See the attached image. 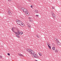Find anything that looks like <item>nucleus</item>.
<instances>
[{
  "label": "nucleus",
  "instance_id": "obj_12",
  "mask_svg": "<svg viewBox=\"0 0 61 61\" xmlns=\"http://www.w3.org/2000/svg\"><path fill=\"white\" fill-rule=\"evenodd\" d=\"M18 55L20 56H23V55L20 54H18Z\"/></svg>",
  "mask_w": 61,
  "mask_h": 61
},
{
  "label": "nucleus",
  "instance_id": "obj_11",
  "mask_svg": "<svg viewBox=\"0 0 61 61\" xmlns=\"http://www.w3.org/2000/svg\"><path fill=\"white\" fill-rule=\"evenodd\" d=\"M21 26H24L25 25H24V24L21 23V25H20Z\"/></svg>",
  "mask_w": 61,
  "mask_h": 61
},
{
  "label": "nucleus",
  "instance_id": "obj_6",
  "mask_svg": "<svg viewBox=\"0 0 61 61\" xmlns=\"http://www.w3.org/2000/svg\"><path fill=\"white\" fill-rule=\"evenodd\" d=\"M17 32H15V33L16 34H19V33L20 32V30H19V29H17Z\"/></svg>",
  "mask_w": 61,
  "mask_h": 61
},
{
  "label": "nucleus",
  "instance_id": "obj_23",
  "mask_svg": "<svg viewBox=\"0 0 61 61\" xmlns=\"http://www.w3.org/2000/svg\"><path fill=\"white\" fill-rule=\"evenodd\" d=\"M36 36L38 38H39V36H38V35H37Z\"/></svg>",
  "mask_w": 61,
  "mask_h": 61
},
{
  "label": "nucleus",
  "instance_id": "obj_25",
  "mask_svg": "<svg viewBox=\"0 0 61 61\" xmlns=\"http://www.w3.org/2000/svg\"><path fill=\"white\" fill-rule=\"evenodd\" d=\"M9 15H10L12 14V13L11 12H10V13H9Z\"/></svg>",
  "mask_w": 61,
  "mask_h": 61
},
{
  "label": "nucleus",
  "instance_id": "obj_34",
  "mask_svg": "<svg viewBox=\"0 0 61 61\" xmlns=\"http://www.w3.org/2000/svg\"><path fill=\"white\" fill-rule=\"evenodd\" d=\"M8 1H11V0H8Z\"/></svg>",
  "mask_w": 61,
  "mask_h": 61
},
{
  "label": "nucleus",
  "instance_id": "obj_7",
  "mask_svg": "<svg viewBox=\"0 0 61 61\" xmlns=\"http://www.w3.org/2000/svg\"><path fill=\"white\" fill-rule=\"evenodd\" d=\"M16 36L17 37H18V38H20V36H19V35L18 34H16Z\"/></svg>",
  "mask_w": 61,
  "mask_h": 61
},
{
  "label": "nucleus",
  "instance_id": "obj_32",
  "mask_svg": "<svg viewBox=\"0 0 61 61\" xmlns=\"http://www.w3.org/2000/svg\"><path fill=\"white\" fill-rule=\"evenodd\" d=\"M28 1H29V2H30V1H31L30 0H28Z\"/></svg>",
  "mask_w": 61,
  "mask_h": 61
},
{
  "label": "nucleus",
  "instance_id": "obj_4",
  "mask_svg": "<svg viewBox=\"0 0 61 61\" xmlns=\"http://www.w3.org/2000/svg\"><path fill=\"white\" fill-rule=\"evenodd\" d=\"M30 54L31 55H33V56H34L35 54V52L31 50V51H30Z\"/></svg>",
  "mask_w": 61,
  "mask_h": 61
},
{
  "label": "nucleus",
  "instance_id": "obj_21",
  "mask_svg": "<svg viewBox=\"0 0 61 61\" xmlns=\"http://www.w3.org/2000/svg\"><path fill=\"white\" fill-rule=\"evenodd\" d=\"M20 20H18V22H17V23H19L20 22Z\"/></svg>",
  "mask_w": 61,
  "mask_h": 61
},
{
  "label": "nucleus",
  "instance_id": "obj_17",
  "mask_svg": "<svg viewBox=\"0 0 61 61\" xmlns=\"http://www.w3.org/2000/svg\"><path fill=\"white\" fill-rule=\"evenodd\" d=\"M58 50H56L55 51V52H56V53L58 52Z\"/></svg>",
  "mask_w": 61,
  "mask_h": 61
},
{
  "label": "nucleus",
  "instance_id": "obj_18",
  "mask_svg": "<svg viewBox=\"0 0 61 61\" xmlns=\"http://www.w3.org/2000/svg\"><path fill=\"white\" fill-rule=\"evenodd\" d=\"M29 21H30V22H32L33 21L32 20H29Z\"/></svg>",
  "mask_w": 61,
  "mask_h": 61
},
{
  "label": "nucleus",
  "instance_id": "obj_24",
  "mask_svg": "<svg viewBox=\"0 0 61 61\" xmlns=\"http://www.w3.org/2000/svg\"><path fill=\"white\" fill-rule=\"evenodd\" d=\"M25 9V8H22V10H24V9Z\"/></svg>",
  "mask_w": 61,
  "mask_h": 61
},
{
  "label": "nucleus",
  "instance_id": "obj_37",
  "mask_svg": "<svg viewBox=\"0 0 61 61\" xmlns=\"http://www.w3.org/2000/svg\"><path fill=\"white\" fill-rule=\"evenodd\" d=\"M53 45H54V44H53Z\"/></svg>",
  "mask_w": 61,
  "mask_h": 61
},
{
  "label": "nucleus",
  "instance_id": "obj_26",
  "mask_svg": "<svg viewBox=\"0 0 61 61\" xmlns=\"http://www.w3.org/2000/svg\"><path fill=\"white\" fill-rule=\"evenodd\" d=\"M7 55H8V56H10V54H9V53H8L7 54Z\"/></svg>",
  "mask_w": 61,
  "mask_h": 61
},
{
  "label": "nucleus",
  "instance_id": "obj_36",
  "mask_svg": "<svg viewBox=\"0 0 61 61\" xmlns=\"http://www.w3.org/2000/svg\"><path fill=\"white\" fill-rule=\"evenodd\" d=\"M31 19V18H30V19Z\"/></svg>",
  "mask_w": 61,
  "mask_h": 61
},
{
  "label": "nucleus",
  "instance_id": "obj_16",
  "mask_svg": "<svg viewBox=\"0 0 61 61\" xmlns=\"http://www.w3.org/2000/svg\"><path fill=\"white\" fill-rule=\"evenodd\" d=\"M48 47H49V48L50 49H51V47H50V46L48 45Z\"/></svg>",
  "mask_w": 61,
  "mask_h": 61
},
{
  "label": "nucleus",
  "instance_id": "obj_22",
  "mask_svg": "<svg viewBox=\"0 0 61 61\" xmlns=\"http://www.w3.org/2000/svg\"><path fill=\"white\" fill-rule=\"evenodd\" d=\"M11 12L10 11H8V14H9V13H10Z\"/></svg>",
  "mask_w": 61,
  "mask_h": 61
},
{
  "label": "nucleus",
  "instance_id": "obj_13",
  "mask_svg": "<svg viewBox=\"0 0 61 61\" xmlns=\"http://www.w3.org/2000/svg\"><path fill=\"white\" fill-rule=\"evenodd\" d=\"M52 49L53 50H55V47H53L52 48Z\"/></svg>",
  "mask_w": 61,
  "mask_h": 61
},
{
  "label": "nucleus",
  "instance_id": "obj_38",
  "mask_svg": "<svg viewBox=\"0 0 61 61\" xmlns=\"http://www.w3.org/2000/svg\"><path fill=\"white\" fill-rule=\"evenodd\" d=\"M49 45H50V44H49Z\"/></svg>",
  "mask_w": 61,
  "mask_h": 61
},
{
  "label": "nucleus",
  "instance_id": "obj_9",
  "mask_svg": "<svg viewBox=\"0 0 61 61\" xmlns=\"http://www.w3.org/2000/svg\"><path fill=\"white\" fill-rule=\"evenodd\" d=\"M23 32H22L21 31L18 34L19 35H22L23 34Z\"/></svg>",
  "mask_w": 61,
  "mask_h": 61
},
{
  "label": "nucleus",
  "instance_id": "obj_2",
  "mask_svg": "<svg viewBox=\"0 0 61 61\" xmlns=\"http://www.w3.org/2000/svg\"><path fill=\"white\" fill-rule=\"evenodd\" d=\"M51 13L53 18H54V19H55V18H56V15H55V14L54 13V12H53V11L51 12Z\"/></svg>",
  "mask_w": 61,
  "mask_h": 61
},
{
  "label": "nucleus",
  "instance_id": "obj_28",
  "mask_svg": "<svg viewBox=\"0 0 61 61\" xmlns=\"http://www.w3.org/2000/svg\"><path fill=\"white\" fill-rule=\"evenodd\" d=\"M0 58H2V56H0Z\"/></svg>",
  "mask_w": 61,
  "mask_h": 61
},
{
  "label": "nucleus",
  "instance_id": "obj_10",
  "mask_svg": "<svg viewBox=\"0 0 61 61\" xmlns=\"http://www.w3.org/2000/svg\"><path fill=\"white\" fill-rule=\"evenodd\" d=\"M60 45H61V44L60 43V42H58L57 43V46H60Z\"/></svg>",
  "mask_w": 61,
  "mask_h": 61
},
{
  "label": "nucleus",
  "instance_id": "obj_19",
  "mask_svg": "<svg viewBox=\"0 0 61 61\" xmlns=\"http://www.w3.org/2000/svg\"><path fill=\"white\" fill-rule=\"evenodd\" d=\"M39 54L40 56H42V54L41 53H39Z\"/></svg>",
  "mask_w": 61,
  "mask_h": 61
},
{
  "label": "nucleus",
  "instance_id": "obj_35",
  "mask_svg": "<svg viewBox=\"0 0 61 61\" xmlns=\"http://www.w3.org/2000/svg\"><path fill=\"white\" fill-rule=\"evenodd\" d=\"M47 45H48V46H49V45H48V44H47Z\"/></svg>",
  "mask_w": 61,
  "mask_h": 61
},
{
  "label": "nucleus",
  "instance_id": "obj_29",
  "mask_svg": "<svg viewBox=\"0 0 61 61\" xmlns=\"http://www.w3.org/2000/svg\"><path fill=\"white\" fill-rule=\"evenodd\" d=\"M29 24H28L27 25L28 27L29 26Z\"/></svg>",
  "mask_w": 61,
  "mask_h": 61
},
{
  "label": "nucleus",
  "instance_id": "obj_31",
  "mask_svg": "<svg viewBox=\"0 0 61 61\" xmlns=\"http://www.w3.org/2000/svg\"><path fill=\"white\" fill-rule=\"evenodd\" d=\"M30 6H31V8H33V7H32V5H31Z\"/></svg>",
  "mask_w": 61,
  "mask_h": 61
},
{
  "label": "nucleus",
  "instance_id": "obj_15",
  "mask_svg": "<svg viewBox=\"0 0 61 61\" xmlns=\"http://www.w3.org/2000/svg\"><path fill=\"white\" fill-rule=\"evenodd\" d=\"M11 29L12 31L14 33H15V32L13 30H14V28H12Z\"/></svg>",
  "mask_w": 61,
  "mask_h": 61
},
{
  "label": "nucleus",
  "instance_id": "obj_14",
  "mask_svg": "<svg viewBox=\"0 0 61 61\" xmlns=\"http://www.w3.org/2000/svg\"><path fill=\"white\" fill-rule=\"evenodd\" d=\"M35 13H38V11L37 10H35Z\"/></svg>",
  "mask_w": 61,
  "mask_h": 61
},
{
  "label": "nucleus",
  "instance_id": "obj_8",
  "mask_svg": "<svg viewBox=\"0 0 61 61\" xmlns=\"http://www.w3.org/2000/svg\"><path fill=\"white\" fill-rule=\"evenodd\" d=\"M17 24L18 25H21V24H22V21H20L18 23H17Z\"/></svg>",
  "mask_w": 61,
  "mask_h": 61
},
{
  "label": "nucleus",
  "instance_id": "obj_20",
  "mask_svg": "<svg viewBox=\"0 0 61 61\" xmlns=\"http://www.w3.org/2000/svg\"><path fill=\"white\" fill-rule=\"evenodd\" d=\"M28 28H30L31 27V26H30V25H29V26H28Z\"/></svg>",
  "mask_w": 61,
  "mask_h": 61
},
{
  "label": "nucleus",
  "instance_id": "obj_27",
  "mask_svg": "<svg viewBox=\"0 0 61 61\" xmlns=\"http://www.w3.org/2000/svg\"><path fill=\"white\" fill-rule=\"evenodd\" d=\"M19 20H16V22H18Z\"/></svg>",
  "mask_w": 61,
  "mask_h": 61
},
{
  "label": "nucleus",
  "instance_id": "obj_33",
  "mask_svg": "<svg viewBox=\"0 0 61 61\" xmlns=\"http://www.w3.org/2000/svg\"><path fill=\"white\" fill-rule=\"evenodd\" d=\"M52 9H54V7H53L52 8Z\"/></svg>",
  "mask_w": 61,
  "mask_h": 61
},
{
  "label": "nucleus",
  "instance_id": "obj_1",
  "mask_svg": "<svg viewBox=\"0 0 61 61\" xmlns=\"http://www.w3.org/2000/svg\"><path fill=\"white\" fill-rule=\"evenodd\" d=\"M23 12L25 13V14L26 15H29V14L28 13V12L26 9L24 8V9L23 10Z\"/></svg>",
  "mask_w": 61,
  "mask_h": 61
},
{
  "label": "nucleus",
  "instance_id": "obj_5",
  "mask_svg": "<svg viewBox=\"0 0 61 61\" xmlns=\"http://www.w3.org/2000/svg\"><path fill=\"white\" fill-rule=\"evenodd\" d=\"M31 50H32L29 49H27V52L30 54V52H31Z\"/></svg>",
  "mask_w": 61,
  "mask_h": 61
},
{
  "label": "nucleus",
  "instance_id": "obj_3",
  "mask_svg": "<svg viewBox=\"0 0 61 61\" xmlns=\"http://www.w3.org/2000/svg\"><path fill=\"white\" fill-rule=\"evenodd\" d=\"M33 56V57H34L36 58H39V56H38L37 55L35 54L33 55V56Z\"/></svg>",
  "mask_w": 61,
  "mask_h": 61
},
{
  "label": "nucleus",
  "instance_id": "obj_30",
  "mask_svg": "<svg viewBox=\"0 0 61 61\" xmlns=\"http://www.w3.org/2000/svg\"><path fill=\"white\" fill-rule=\"evenodd\" d=\"M36 16H37V17H38V15H36Z\"/></svg>",
  "mask_w": 61,
  "mask_h": 61
}]
</instances>
